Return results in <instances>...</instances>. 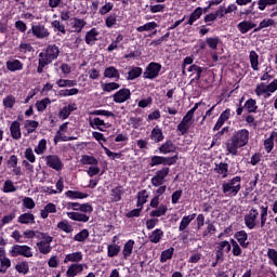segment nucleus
I'll list each match as a JSON object with an SVG mask.
<instances>
[{
  "label": "nucleus",
  "mask_w": 277,
  "mask_h": 277,
  "mask_svg": "<svg viewBox=\"0 0 277 277\" xmlns=\"http://www.w3.org/2000/svg\"><path fill=\"white\" fill-rule=\"evenodd\" d=\"M250 132L246 129L234 132L232 137L226 142V150L229 155H237L239 148L248 145Z\"/></svg>",
  "instance_id": "f257e3e1"
},
{
  "label": "nucleus",
  "mask_w": 277,
  "mask_h": 277,
  "mask_svg": "<svg viewBox=\"0 0 277 277\" xmlns=\"http://www.w3.org/2000/svg\"><path fill=\"white\" fill-rule=\"evenodd\" d=\"M241 189V177L235 176L229 182L223 183V194L225 196H237Z\"/></svg>",
  "instance_id": "f03ea898"
},
{
  "label": "nucleus",
  "mask_w": 277,
  "mask_h": 277,
  "mask_svg": "<svg viewBox=\"0 0 277 277\" xmlns=\"http://www.w3.org/2000/svg\"><path fill=\"white\" fill-rule=\"evenodd\" d=\"M199 105L200 103H196L195 106L187 111V114L183 117L182 121L177 126V131H180L182 135H185V133L189 131V127H192L189 122H192V118H194V114L196 113V109H198Z\"/></svg>",
  "instance_id": "7ed1b4c3"
},
{
  "label": "nucleus",
  "mask_w": 277,
  "mask_h": 277,
  "mask_svg": "<svg viewBox=\"0 0 277 277\" xmlns=\"http://www.w3.org/2000/svg\"><path fill=\"white\" fill-rule=\"evenodd\" d=\"M39 57L43 58L48 62V64H51L54 60H57L60 57V48L55 44H50L45 49V53H40Z\"/></svg>",
  "instance_id": "20e7f679"
},
{
  "label": "nucleus",
  "mask_w": 277,
  "mask_h": 277,
  "mask_svg": "<svg viewBox=\"0 0 277 277\" xmlns=\"http://www.w3.org/2000/svg\"><path fill=\"white\" fill-rule=\"evenodd\" d=\"M11 256H25L26 259H31L34 256V251H31L29 246H21V245H15L11 249Z\"/></svg>",
  "instance_id": "39448f33"
},
{
  "label": "nucleus",
  "mask_w": 277,
  "mask_h": 277,
  "mask_svg": "<svg viewBox=\"0 0 277 277\" xmlns=\"http://www.w3.org/2000/svg\"><path fill=\"white\" fill-rule=\"evenodd\" d=\"M161 72V64L150 63L143 72L144 79H157Z\"/></svg>",
  "instance_id": "423d86ee"
},
{
  "label": "nucleus",
  "mask_w": 277,
  "mask_h": 277,
  "mask_svg": "<svg viewBox=\"0 0 277 277\" xmlns=\"http://www.w3.org/2000/svg\"><path fill=\"white\" fill-rule=\"evenodd\" d=\"M170 174V168L164 167L161 170L157 171L155 176L151 179V185L154 187H161L166 183V176Z\"/></svg>",
  "instance_id": "0eeeda50"
},
{
  "label": "nucleus",
  "mask_w": 277,
  "mask_h": 277,
  "mask_svg": "<svg viewBox=\"0 0 277 277\" xmlns=\"http://www.w3.org/2000/svg\"><path fill=\"white\" fill-rule=\"evenodd\" d=\"M256 220H259V210L252 208L249 213L245 215V224L249 230L256 228Z\"/></svg>",
  "instance_id": "6e6552de"
},
{
  "label": "nucleus",
  "mask_w": 277,
  "mask_h": 277,
  "mask_svg": "<svg viewBox=\"0 0 277 277\" xmlns=\"http://www.w3.org/2000/svg\"><path fill=\"white\" fill-rule=\"evenodd\" d=\"M274 92L275 91H274L273 82H271L269 84H265L264 82H261L255 88L256 96H263V94H266L265 98H267V96H272V94H274Z\"/></svg>",
  "instance_id": "1a4fd4ad"
},
{
  "label": "nucleus",
  "mask_w": 277,
  "mask_h": 277,
  "mask_svg": "<svg viewBox=\"0 0 277 277\" xmlns=\"http://www.w3.org/2000/svg\"><path fill=\"white\" fill-rule=\"evenodd\" d=\"M31 31H32V35L37 37L39 40L49 38V36H51V32H49V29H47V27H44V25L42 24L32 25Z\"/></svg>",
  "instance_id": "9d476101"
},
{
  "label": "nucleus",
  "mask_w": 277,
  "mask_h": 277,
  "mask_svg": "<svg viewBox=\"0 0 277 277\" xmlns=\"http://www.w3.org/2000/svg\"><path fill=\"white\" fill-rule=\"evenodd\" d=\"M45 161H47V166H49V168H52L53 170H56L57 172H60V170H62V168H64L62 160L60 159V157H57L55 155L47 156Z\"/></svg>",
  "instance_id": "9b49d317"
},
{
  "label": "nucleus",
  "mask_w": 277,
  "mask_h": 277,
  "mask_svg": "<svg viewBox=\"0 0 277 277\" xmlns=\"http://www.w3.org/2000/svg\"><path fill=\"white\" fill-rule=\"evenodd\" d=\"M131 98V90L121 89L117 93L114 94L115 103H124Z\"/></svg>",
  "instance_id": "f8f14e48"
},
{
  "label": "nucleus",
  "mask_w": 277,
  "mask_h": 277,
  "mask_svg": "<svg viewBox=\"0 0 277 277\" xmlns=\"http://www.w3.org/2000/svg\"><path fill=\"white\" fill-rule=\"evenodd\" d=\"M53 242V237L45 238V240H41L37 242V248L41 254H49L51 252V243Z\"/></svg>",
  "instance_id": "ddd939ff"
},
{
  "label": "nucleus",
  "mask_w": 277,
  "mask_h": 277,
  "mask_svg": "<svg viewBox=\"0 0 277 277\" xmlns=\"http://www.w3.org/2000/svg\"><path fill=\"white\" fill-rule=\"evenodd\" d=\"M177 148L172 141H167L159 147V153L169 155L170 153H176Z\"/></svg>",
  "instance_id": "4468645a"
},
{
  "label": "nucleus",
  "mask_w": 277,
  "mask_h": 277,
  "mask_svg": "<svg viewBox=\"0 0 277 277\" xmlns=\"http://www.w3.org/2000/svg\"><path fill=\"white\" fill-rule=\"evenodd\" d=\"M235 239H237L241 248H248L250 246V242L248 241V233H246V230L237 232L235 234Z\"/></svg>",
  "instance_id": "2eb2a0df"
},
{
  "label": "nucleus",
  "mask_w": 277,
  "mask_h": 277,
  "mask_svg": "<svg viewBox=\"0 0 277 277\" xmlns=\"http://www.w3.org/2000/svg\"><path fill=\"white\" fill-rule=\"evenodd\" d=\"M17 222L18 224H36V215L30 212L23 213L17 217Z\"/></svg>",
  "instance_id": "dca6fc26"
},
{
  "label": "nucleus",
  "mask_w": 277,
  "mask_h": 277,
  "mask_svg": "<svg viewBox=\"0 0 277 277\" xmlns=\"http://www.w3.org/2000/svg\"><path fill=\"white\" fill-rule=\"evenodd\" d=\"M67 216L74 222H90V216L79 212H67Z\"/></svg>",
  "instance_id": "f3484780"
},
{
  "label": "nucleus",
  "mask_w": 277,
  "mask_h": 277,
  "mask_svg": "<svg viewBox=\"0 0 277 277\" xmlns=\"http://www.w3.org/2000/svg\"><path fill=\"white\" fill-rule=\"evenodd\" d=\"M11 136L13 140H21L22 133H21V122L13 121L10 127Z\"/></svg>",
  "instance_id": "a211bd4d"
},
{
  "label": "nucleus",
  "mask_w": 277,
  "mask_h": 277,
  "mask_svg": "<svg viewBox=\"0 0 277 277\" xmlns=\"http://www.w3.org/2000/svg\"><path fill=\"white\" fill-rule=\"evenodd\" d=\"M81 272H83L82 264H71L66 272V276L75 277V276H77V274H81Z\"/></svg>",
  "instance_id": "6ab92c4d"
},
{
  "label": "nucleus",
  "mask_w": 277,
  "mask_h": 277,
  "mask_svg": "<svg viewBox=\"0 0 277 277\" xmlns=\"http://www.w3.org/2000/svg\"><path fill=\"white\" fill-rule=\"evenodd\" d=\"M194 220H196V213L182 217L179 226L180 233H183V230H185V228H187V226H189Z\"/></svg>",
  "instance_id": "aec40b11"
},
{
  "label": "nucleus",
  "mask_w": 277,
  "mask_h": 277,
  "mask_svg": "<svg viewBox=\"0 0 277 277\" xmlns=\"http://www.w3.org/2000/svg\"><path fill=\"white\" fill-rule=\"evenodd\" d=\"M254 27H256V24L249 21H243L238 24V29L240 34H248L250 29H254Z\"/></svg>",
  "instance_id": "412c9836"
},
{
  "label": "nucleus",
  "mask_w": 277,
  "mask_h": 277,
  "mask_svg": "<svg viewBox=\"0 0 277 277\" xmlns=\"http://www.w3.org/2000/svg\"><path fill=\"white\" fill-rule=\"evenodd\" d=\"M104 77L107 79H120V72L118 69H116V67L110 66L104 70Z\"/></svg>",
  "instance_id": "4be33fe9"
},
{
  "label": "nucleus",
  "mask_w": 277,
  "mask_h": 277,
  "mask_svg": "<svg viewBox=\"0 0 277 277\" xmlns=\"http://www.w3.org/2000/svg\"><path fill=\"white\" fill-rule=\"evenodd\" d=\"M85 25H88V23L84 19H79L77 17H75L74 22L71 23V27L76 34H81Z\"/></svg>",
  "instance_id": "5701e85b"
},
{
  "label": "nucleus",
  "mask_w": 277,
  "mask_h": 277,
  "mask_svg": "<svg viewBox=\"0 0 277 277\" xmlns=\"http://www.w3.org/2000/svg\"><path fill=\"white\" fill-rule=\"evenodd\" d=\"M83 260V254L81 252L69 253L65 256L64 263H79V261Z\"/></svg>",
  "instance_id": "b1692460"
},
{
  "label": "nucleus",
  "mask_w": 277,
  "mask_h": 277,
  "mask_svg": "<svg viewBox=\"0 0 277 277\" xmlns=\"http://www.w3.org/2000/svg\"><path fill=\"white\" fill-rule=\"evenodd\" d=\"M111 202H120L122 200V186H117L110 190Z\"/></svg>",
  "instance_id": "393cba45"
},
{
  "label": "nucleus",
  "mask_w": 277,
  "mask_h": 277,
  "mask_svg": "<svg viewBox=\"0 0 277 277\" xmlns=\"http://www.w3.org/2000/svg\"><path fill=\"white\" fill-rule=\"evenodd\" d=\"M6 68L11 72H16V70H23V64L18 60L8 61Z\"/></svg>",
  "instance_id": "a878e982"
},
{
  "label": "nucleus",
  "mask_w": 277,
  "mask_h": 277,
  "mask_svg": "<svg viewBox=\"0 0 277 277\" xmlns=\"http://www.w3.org/2000/svg\"><path fill=\"white\" fill-rule=\"evenodd\" d=\"M150 140L156 142V144L163 142V132L159 129V127H156L151 130Z\"/></svg>",
  "instance_id": "bb28decb"
},
{
  "label": "nucleus",
  "mask_w": 277,
  "mask_h": 277,
  "mask_svg": "<svg viewBox=\"0 0 277 277\" xmlns=\"http://www.w3.org/2000/svg\"><path fill=\"white\" fill-rule=\"evenodd\" d=\"M134 246H135L134 240H128L124 243L123 250H122V254H123L124 259H129V256H131V254H133V247Z\"/></svg>",
  "instance_id": "cd10ccee"
},
{
  "label": "nucleus",
  "mask_w": 277,
  "mask_h": 277,
  "mask_svg": "<svg viewBox=\"0 0 277 277\" xmlns=\"http://www.w3.org/2000/svg\"><path fill=\"white\" fill-rule=\"evenodd\" d=\"M162 237H163V230H161L160 228H157L153 230L151 234L149 235V241L151 243H159Z\"/></svg>",
  "instance_id": "c85d7f7f"
},
{
  "label": "nucleus",
  "mask_w": 277,
  "mask_h": 277,
  "mask_svg": "<svg viewBox=\"0 0 277 277\" xmlns=\"http://www.w3.org/2000/svg\"><path fill=\"white\" fill-rule=\"evenodd\" d=\"M96 36H98V31H96V28L91 29L85 35V42L87 44H94V42L97 40Z\"/></svg>",
  "instance_id": "c756f323"
},
{
  "label": "nucleus",
  "mask_w": 277,
  "mask_h": 277,
  "mask_svg": "<svg viewBox=\"0 0 277 277\" xmlns=\"http://www.w3.org/2000/svg\"><path fill=\"white\" fill-rule=\"evenodd\" d=\"M172 256H174V248L173 247L161 252L160 263H166L167 261H170V259H172Z\"/></svg>",
  "instance_id": "7c9ffc66"
},
{
  "label": "nucleus",
  "mask_w": 277,
  "mask_h": 277,
  "mask_svg": "<svg viewBox=\"0 0 277 277\" xmlns=\"http://www.w3.org/2000/svg\"><path fill=\"white\" fill-rule=\"evenodd\" d=\"M80 162L82 166H98V160L94 158L93 156L83 155Z\"/></svg>",
  "instance_id": "2f4dec72"
},
{
  "label": "nucleus",
  "mask_w": 277,
  "mask_h": 277,
  "mask_svg": "<svg viewBox=\"0 0 277 277\" xmlns=\"http://www.w3.org/2000/svg\"><path fill=\"white\" fill-rule=\"evenodd\" d=\"M245 109H247V111L249 114H254L256 111V109H259V106H256V100L253 98H249L246 103H245Z\"/></svg>",
  "instance_id": "473e14b6"
},
{
  "label": "nucleus",
  "mask_w": 277,
  "mask_h": 277,
  "mask_svg": "<svg viewBox=\"0 0 277 277\" xmlns=\"http://www.w3.org/2000/svg\"><path fill=\"white\" fill-rule=\"evenodd\" d=\"M166 213H168V206H159L158 209L153 210L149 215L150 217H161V215H166Z\"/></svg>",
  "instance_id": "72a5a7b5"
},
{
  "label": "nucleus",
  "mask_w": 277,
  "mask_h": 277,
  "mask_svg": "<svg viewBox=\"0 0 277 277\" xmlns=\"http://www.w3.org/2000/svg\"><path fill=\"white\" fill-rule=\"evenodd\" d=\"M249 60L251 63V68H253V70H259V54L254 51H251Z\"/></svg>",
  "instance_id": "f704fd0d"
},
{
  "label": "nucleus",
  "mask_w": 277,
  "mask_h": 277,
  "mask_svg": "<svg viewBox=\"0 0 277 277\" xmlns=\"http://www.w3.org/2000/svg\"><path fill=\"white\" fill-rule=\"evenodd\" d=\"M188 72H195V81H200V77L202 76V67L198 65H190L188 67Z\"/></svg>",
  "instance_id": "c9c22d12"
},
{
  "label": "nucleus",
  "mask_w": 277,
  "mask_h": 277,
  "mask_svg": "<svg viewBox=\"0 0 277 277\" xmlns=\"http://www.w3.org/2000/svg\"><path fill=\"white\" fill-rule=\"evenodd\" d=\"M158 25L155 22H149L143 26L136 28V31L142 34V31H153V29H157Z\"/></svg>",
  "instance_id": "e433bc0d"
},
{
  "label": "nucleus",
  "mask_w": 277,
  "mask_h": 277,
  "mask_svg": "<svg viewBox=\"0 0 277 277\" xmlns=\"http://www.w3.org/2000/svg\"><path fill=\"white\" fill-rule=\"evenodd\" d=\"M88 237H90V232L88 229H82L74 237V241H79L80 243H83L85 239H88Z\"/></svg>",
  "instance_id": "4c0bfd02"
},
{
  "label": "nucleus",
  "mask_w": 277,
  "mask_h": 277,
  "mask_svg": "<svg viewBox=\"0 0 277 277\" xmlns=\"http://www.w3.org/2000/svg\"><path fill=\"white\" fill-rule=\"evenodd\" d=\"M200 16H202V8H197L192 14L190 17L188 19V25H194V23H196V21H198V18H200Z\"/></svg>",
  "instance_id": "58836bf2"
},
{
  "label": "nucleus",
  "mask_w": 277,
  "mask_h": 277,
  "mask_svg": "<svg viewBox=\"0 0 277 277\" xmlns=\"http://www.w3.org/2000/svg\"><path fill=\"white\" fill-rule=\"evenodd\" d=\"M56 85H58V88H74V85H77V80L60 79Z\"/></svg>",
  "instance_id": "ea45409f"
},
{
  "label": "nucleus",
  "mask_w": 277,
  "mask_h": 277,
  "mask_svg": "<svg viewBox=\"0 0 277 277\" xmlns=\"http://www.w3.org/2000/svg\"><path fill=\"white\" fill-rule=\"evenodd\" d=\"M274 25H276V22L272 18L268 19H263L259 27L254 29V31H261V29H265L267 27H274Z\"/></svg>",
  "instance_id": "a19ab883"
},
{
  "label": "nucleus",
  "mask_w": 277,
  "mask_h": 277,
  "mask_svg": "<svg viewBox=\"0 0 277 277\" xmlns=\"http://www.w3.org/2000/svg\"><path fill=\"white\" fill-rule=\"evenodd\" d=\"M108 250V256L110 259H114V256H118V254H120V246L114 243V245H109L107 247Z\"/></svg>",
  "instance_id": "79ce46f5"
},
{
  "label": "nucleus",
  "mask_w": 277,
  "mask_h": 277,
  "mask_svg": "<svg viewBox=\"0 0 277 277\" xmlns=\"http://www.w3.org/2000/svg\"><path fill=\"white\" fill-rule=\"evenodd\" d=\"M148 200V194L146 190H141L137 194V207H144L146 205V201Z\"/></svg>",
  "instance_id": "37998d69"
},
{
  "label": "nucleus",
  "mask_w": 277,
  "mask_h": 277,
  "mask_svg": "<svg viewBox=\"0 0 277 277\" xmlns=\"http://www.w3.org/2000/svg\"><path fill=\"white\" fill-rule=\"evenodd\" d=\"M105 124H106L105 121L98 117L90 121V127H92V129L96 127L98 131H105L104 129H102V127H105Z\"/></svg>",
  "instance_id": "c03bdc74"
},
{
  "label": "nucleus",
  "mask_w": 277,
  "mask_h": 277,
  "mask_svg": "<svg viewBox=\"0 0 277 277\" xmlns=\"http://www.w3.org/2000/svg\"><path fill=\"white\" fill-rule=\"evenodd\" d=\"M142 76V68L141 67H134L128 72V80L133 81V79H137V77Z\"/></svg>",
  "instance_id": "a18cd8bd"
},
{
  "label": "nucleus",
  "mask_w": 277,
  "mask_h": 277,
  "mask_svg": "<svg viewBox=\"0 0 277 277\" xmlns=\"http://www.w3.org/2000/svg\"><path fill=\"white\" fill-rule=\"evenodd\" d=\"M66 196H67V198H78V199L88 198V194L81 193V192H77V190H68V192H66Z\"/></svg>",
  "instance_id": "49530a36"
},
{
  "label": "nucleus",
  "mask_w": 277,
  "mask_h": 277,
  "mask_svg": "<svg viewBox=\"0 0 277 277\" xmlns=\"http://www.w3.org/2000/svg\"><path fill=\"white\" fill-rule=\"evenodd\" d=\"M38 121L36 120H26L25 121V129H27V133H34L36 129H38Z\"/></svg>",
  "instance_id": "de8ad7c7"
},
{
  "label": "nucleus",
  "mask_w": 277,
  "mask_h": 277,
  "mask_svg": "<svg viewBox=\"0 0 277 277\" xmlns=\"http://www.w3.org/2000/svg\"><path fill=\"white\" fill-rule=\"evenodd\" d=\"M48 105H51V100L49 97H45L36 103V107L38 111H44Z\"/></svg>",
  "instance_id": "09e8293b"
},
{
  "label": "nucleus",
  "mask_w": 277,
  "mask_h": 277,
  "mask_svg": "<svg viewBox=\"0 0 277 277\" xmlns=\"http://www.w3.org/2000/svg\"><path fill=\"white\" fill-rule=\"evenodd\" d=\"M206 42L210 49L215 51L217 49V44H220V37H210L206 39Z\"/></svg>",
  "instance_id": "8fccbe9b"
},
{
  "label": "nucleus",
  "mask_w": 277,
  "mask_h": 277,
  "mask_svg": "<svg viewBox=\"0 0 277 277\" xmlns=\"http://www.w3.org/2000/svg\"><path fill=\"white\" fill-rule=\"evenodd\" d=\"M4 194H10L16 192V186H14V182L12 180H6L3 185Z\"/></svg>",
  "instance_id": "3c124183"
},
{
  "label": "nucleus",
  "mask_w": 277,
  "mask_h": 277,
  "mask_svg": "<svg viewBox=\"0 0 277 277\" xmlns=\"http://www.w3.org/2000/svg\"><path fill=\"white\" fill-rule=\"evenodd\" d=\"M91 116H105L106 118H116V115L109 110H93L90 113Z\"/></svg>",
  "instance_id": "603ef678"
},
{
  "label": "nucleus",
  "mask_w": 277,
  "mask_h": 277,
  "mask_svg": "<svg viewBox=\"0 0 277 277\" xmlns=\"http://www.w3.org/2000/svg\"><path fill=\"white\" fill-rule=\"evenodd\" d=\"M162 166H174L179 161V154L172 157H162Z\"/></svg>",
  "instance_id": "864d4df0"
},
{
  "label": "nucleus",
  "mask_w": 277,
  "mask_h": 277,
  "mask_svg": "<svg viewBox=\"0 0 277 277\" xmlns=\"http://www.w3.org/2000/svg\"><path fill=\"white\" fill-rule=\"evenodd\" d=\"M15 104H16V97H14L13 95H8L3 100L4 107H6L9 109H12V107H14Z\"/></svg>",
  "instance_id": "5fc2aeb1"
},
{
  "label": "nucleus",
  "mask_w": 277,
  "mask_h": 277,
  "mask_svg": "<svg viewBox=\"0 0 277 277\" xmlns=\"http://www.w3.org/2000/svg\"><path fill=\"white\" fill-rule=\"evenodd\" d=\"M215 172H217V174H223V179H226L228 172V164L220 163L219 166H216Z\"/></svg>",
  "instance_id": "6e6d98bb"
},
{
  "label": "nucleus",
  "mask_w": 277,
  "mask_h": 277,
  "mask_svg": "<svg viewBox=\"0 0 277 277\" xmlns=\"http://www.w3.org/2000/svg\"><path fill=\"white\" fill-rule=\"evenodd\" d=\"M277 0H259L258 5L259 10L263 12L267 5H276Z\"/></svg>",
  "instance_id": "4d7b16f0"
},
{
  "label": "nucleus",
  "mask_w": 277,
  "mask_h": 277,
  "mask_svg": "<svg viewBox=\"0 0 277 277\" xmlns=\"http://www.w3.org/2000/svg\"><path fill=\"white\" fill-rule=\"evenodd\" d=\"M57 228L64 233H72V225L68 224L66 221H61L57 224Z\"/></svg>",
  "instance_id": "13d9d810"
},
{
  "label": "nucleus",
  "mask_w": 277,
  "mask_h": 277,
  "mask_svg": "<svg viewBox=\"0 0 277 277\" xmlns=\"http://www.w3.org/2000/svg\"><path fill=\"white\" fill-rule=\"evenodd\" d=\"M44 150H47V140L42 138L35 148V153H37V155H44Z\"/></svg>",
  "instance_id": "bf43d9fd"
},
{
  "label": "nucleus",
  "mask_w": 277,
  "mask_h": 277,
  "mask_svg": "<svg viewBox=\"0 0 277 277\" xmlns=\"http://www.w3.org/2000/svg\"><path fill=\"white\" fill-rule=\"evenodd\" d=\"M264 148L266 153H272L274 149V134L264 141Z\"/></svg>",
  "instance_id": "052dcab7"
},
{
  "label": "nucleus",
  "mask_w": 277,
  "mask_h": 277,
  "mask_svg": "<svg viewBox=\"0 0 277 277\" xmlns=\"http://www.w3.org/2000/svg\"><path fill=\"white\" fill-rule=\"evenodd\" d=\"M216 248L217 250H221L226 253L230 252V249H232L230 242H228L227 240L219 242Z\"/></svg>",
  "instance_id": "680f3d73"
},
{
  "label": "nucleus",
  "mask_w": 277,
  "mask_h": 277,
  "mask_svg": "<svg viewBox=\"0 0 277 277\" xmlns=\"http://www.w3.org/2000/svg\"><path fill=\"white\" fill-rule=\"evenodd\" d=\"M118 88H120V84L116 82H108L103 84L104 92H111L114 90H118Z\"/></svg>",
  "instance_id": "e2e57ef3"
},
{
  "label": "nucleus",
  "mask_w": 277,
  "mask_h": 277,
  "mask_svg": "<svg viewBox=\"0 0 277 277\" xmlns=\"http://www.w3.org/2000/svg\"><path fill=\"white\" fill-rule=\"evenodd\" d=\"M15 269L18 272V274H27L29 272V264H27V262L17 264Z\"/></svg>",
  "instance_id": "0e129e2a"
},
{
  "label": "nucleus",
  "mask_w": 277,
  "mask_h": 277,
  "mask_svg": "<svg viewBox=\"0 0 277 277\" xmlns=\"http://www.w3.org/2000/svg\"><path fill=\"white\" fill-rule=\"evenodd\" d=\"M23 206L26 209H35L36 208V202L34 201V199L31 197H25L23 199Z\"/></svg>",
  "instance_id": "69168bd1"
},
{
  "label": "nucleus",
  "mask_w": 277,
  "mask_h": 277,
  "mask_svg": "<svg viewBox=\"0 0 277 277\" xmlns=\"http://www.w3.org/2000/svg\"><path fill=\"white\" fill-rule=\"evenodd\" d=\"M163 166V156H154L150 159L149 166L155 167V166Z\"/></svg>",
  "instance_id": "338daca9"
},
{
  "label": "nucleus",
  "mask_w": 277,
  "mask_h": 277,
  "mask_svg": "<svg viewBox=\"0 0 277 277\" xmlns=\"http://www.w3.org/2000/svg\"><path fill=\"white\" fill-rule=\"evenodd\" d=\"M232 247H233V254L234 256H240L241 254V247H239V243L235 241V239L230 240Z\"/></svg>",
  "instance_id": "774afa93"
}]
</instances>
